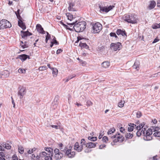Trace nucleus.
<instances>
[{
	"mask_svg": "<svg viewBox=\"0 0 160 160\" xmlns=\"http://www.w3.org/2000/svg\"><path fill=\"white\" fill-rule=\"evenodd\" d=\"M17 18L19 19V20H22V18L20 15V14H16Z\"/></svg>",
	"mask_w": 160,
	"mask_h": 160,
	"instance_id": "obj_54",
	"label": "nucleus"
},
{
	"mask_svg": "<svg viewBox=\"0 0 160 160\" xmlns=\"http://www.w3.org/2000/svg\"><path fill=\"white\" fill-rule=\"evenodd\" d=\"M106 147V145L104 144L101 145L99 146V149H102L103 148L105 147Z\"/></svg>",
	"mask_w": 160,
	"mask_h": 160,
	"instance_id": "obj_61",
	"label": "nucleus"
},
{
	"mask_svg": "<svg viewBox=\"0 0 160 160\" xmlns=\"http://www.w3.org/2000/svg\"><path fill=\"white\" fill-rule=\"evenodd\" d=\"M140 64L138 60L135 61L134 65L133 66V68L136 69H138L139 68Z\"/></svg>",
	"mask_w": 160,
	"mask_h": 160,
	"instance_id": "obj_24",
	"label": "nucleus"
},
{
	"mask_svg": "<svg viewBox=\"0 0 160 160\" xmlns=\"http://www.w3.org/2000/svg\"><path fill=\"white\" fill-rule=\"evenodd\" d=\"M102 65L103 67L107 68L110 66V62L108 61L104 62L102 63Z\"/></svg>",
	"mask_w": 160,
	"mask_h": 160,
	"instance_id": "obj_25",
	"label": "nucleus"
},
{
	"mask_svg": "<svg viewBox=\"0 0 160 160\" xmlns=\"http://www.w3.org/2000/svg\"><path fill=\"white\" fill-rule=\"evenodd\" d=\"M156 5V2L154 1H152L150 2L149 6L148 7V9L150 10L154 8Z\"/></svg>",
	"mask_w": 160,
	"mask_h": 160,
	"instance_id": "obj_22",
	"label": "nucleus"
},
{
	"mask_svg": "<svg viewBox=\"0 0 160 160\" xmlns=\"http://www.w3.org/2000/svg\"><path fill=\"white\" fill-rule=\"evenodd\" d=\"M19 152L21 154H22L24 152V148L23 147L20 146L18 147Z\"/></svg>",
	"mask_w": 160,
	"mask_h": 160,
	"instance_id": "obj_35",
	"label": "nucleus"
},
{
	"mask_svg": "<svg viewBox=\"0 0 160 160\" xmlns=\"http://www.w3.org/2000/svg\"><path fill=\"white\" fill-rule=\"evenodd\" d=\"M54 152L55 154L54 157L56 160L60 159L63 156V154L57 148L54 149Z\"/></svg>",
	"mask_w": 160,
	"mask_h": 160,
	"instance_id": "obj_5",
	"label": "nucleus"
},
{
	"mask_svg": "<svg viewBox=\"0 0 160 160\" xmlns=\"http://www.w3.org/2000/svg\"><path fill=\"white\" fill-rule=\"evenodd\" d=\"M102 140L103 142H106L108 140V138L106 136H104L103 137Z\"/></svg>",
	"mask_w": 160,
	"mask_h": 160,
	"instance_id": "obj_49",
	"label": "nucleus"
},
{
	"mask_svg": "<svg viewBox=\"0 0 160 160\" xmlns=\"http://www.w3.org/2000/svg\"><path fill=\"white\" fill-rule=\"evenodd\" d=\"M0 22L3 29L10 28L12 26L11 23L6 19H2Z\"/></svg>",
	"mask_w": 160,
	"mask_h": 160,
	"instance_id": "obj_7",
	"label": "nucleus"
},
{
	"mask_svg": "<svg viewBox=\"0 0 160 160\" xmlns=\"http://www.w3.org/2000/svg\"><path fill=\"white\" fill-rule=\"evenodd\" d=\"M152 122L154 124H156L157 122V121L156 119H154L153 120H152Z\"/></svg>",
	"mask_w": 160,
	"mask_h": 160,
	"instance_id": "obj_64",
	"label": "nucleus"
},
{
	"mask_svg": "<svg viewBox=\"0 0 160 160\" xmlns=\"http://www.w3.org/2000/svg\"><path fill=\"white\" fill-rule=\"evenodd\" d=\"M143 138L145 140L147 141L150 140L152 139V138L151 136V135L148 136L146 135V136L144 137Z\"/></svg>",
	"mask_w": 160,
	"mask_h": 160,
	"instance_id": "obj_30",
	"label": "nucleus"
},
{
	"mask_svg": "<svg viewBox=\"0 0 160 160\" xmlns=\"http://www.w3.org/2000/svg\"><path fill=\"white\" fill-rule=\"evenodd\" d=\"M88 139L89 140H91V141H96L97 140V137H92L91 136H89L88 137Z\"/></svg>",
	"mask_w": 160,
	"mask_h": 160,
	"instance_id": "obj_34",
	"label": "nucleus"
},
{
	"mask_svg": "<svg viewBox=\"0 0 160 160\" xmlns=\"http://www.w3.org/2000/svg\"><path fill=\"white\" fill-rule=\"evenodd\" d=\"M77 21H76L74 22L68 24L71 25L72 26L74 24L73 28L77 32H80L83 31L86 27V22L84 21H82L78 23H77Z\"/></svg>",
	"mask_w": 160,
	"mask_h": 160,
	"instance_id": "obj_1",
	"label": "nucleus"
},
{
	"mask_svg": "<svg viewBox=\"0 0 160 160\" xmlns=\"http://www.w3.org/2000/svg\"><path fill=\"white\" fill-rule=\"evenodd\" d=\"M155 128L154 127H153V126L152 127V130L154 129L153 130V132H155L156 131L159 130V128L158 127H155V128Z\"/></svg>",
	"mask_w": 160,
	"mask_h": 160,
	"instance_id": "obj_47",
	"label": "nucleus"
},
{
	"mask_svg": "<svg viewBox=\"0 0 160 160\" xmlns=\"http://www.w3.org/2000/svg\"><path fill=\"white\" fill-rule=\"evenodd\" d=\"M125 130L122 127L120 128V131L121 132L123 133V131Z\"/></svg>",
	"mask_w": 160,
	"mask_h": 160,
	"instance_id": "obj_63",
	"label": "nucleus"
},
{
	"mask_svg": "<svg viewBox=\"0 0 160 160\" xmlns=\"http://www.w3.org/2000/svg\"><path fill=\"white\" fill-rule=\"evenodd\" d=\"M74 149L77 151L78 152H80L82 150L80 146L79 145L78 142H76L74 145Z\"/></svg>",
	"mask_w": 160,
	"mask_h": 160,
	"instance_id": "obj_21",
	"label": "nucleus"
},
{
	"mask_svg": "<svg viewBox=\"0 0 160 160\" xmlns=\"http://www.w3.org/2000/svg\"><path fill=\"white\" fill-rule=\"evenodd\" d=\"M10 74L9 72L7 70H4L0 72V78H5L8 77Z\"/></svg>",
	"mask_w": 160,
	"mask_h": 160,
	"instance_id": "obj_9",
	"label": "nucleus"
},
{
	"mask_svg": "<svg viewBox=\"0 0 160 160\" xmlns=\"http://www.w3.org/2000/svg\"><path fill=\"white\" fill-rule=\"evenodd\" d=\"M112 139L116 138L113 140V142H122L124 140V138L123 136L120 135L119 133L118 134V135H113L111 137Z\"/></svg>",
	"mask_w": 160,
	"mask_h": 160,
	"instance_id": "obj_6",
	"label": "nucleus"
},
{
	"mask_svg": "<svg viewBox=\"0 0 160 160\" xmlns=\"http://www.w3.org/2000/svg\"><path fill=\"white\" fill-rule=\"evenodd\" d=\"M102 28V25L99 22L95 23L92 27V32L93 33H98L101 30Z\"/></svg>",
	"mask_w": 160,
	"mask_h": 160,
	"instance_id": "obj_4",
	"label": "nucleus"
},
{
	"mask_svg": "<svg viewBox=\"0 0 160 160\" xmlns=\"http://www.w3.org/2000/svg\"><path fill=\"white\" fill-rule=\"evenodd\" d=\"M47 68V67L44 66H43L42 67H40L39 68V70H44L46 69Z\"/></svg>",
	"mask_w": 160,
	"mask_h": 160,
	"instance_id": "obj_48",
	"label": "nucleus"
},
{
	"mask_svg": "<svg viewBox=\"0 0 160 160\" xmlns=\"http://www.w3.org/2000/svg\"><path fill=\"white\" fill-rule=\"evenodd\" d=\"M40 155H41L42 157H45L47 155H48V153L45 152H42L40 153Z\"/></svg>",
	"mask_w": 160,
	"mask_h": 160,
	"instance_id": "obj_38",
	"label": "nucleus"
},
{
	"mask_svg": "<svg viewBox=\"0 0 160 160\" xmlns=\"http://www.w3.org/2000/svg\"><path fill=\"white\" fill-rule=\"evenodd\" d=\"M110 35L111 37H115L116 38H117V36L114 32H111L110 33Z\"/></svg>",
	"mask_w": 160,
	"mask_h": 160,
	"instance_id": "obj_51",
	"label": "nucleus"
},
{
	"mask_svg": "<svg viewBox=\"0 0 160 160\" xmlns=\"http://www.w3.org/2000/svg\"><path fill=\"white\" fill-rule=\"evenodd\" d=\"M76 75H72L69 76L68 77V78H69V80H70L72 79V78L74 77Z\"/></svg>",
	"mask_w": 160,
	"mask_h": 160,
	"instance_id": "obj_58",
	"label": "nucleus"
},
{
	"mask_svg": "<svg viewBox=\"0 0 160 160\" xmlns=\"http://www.w3.org/2000/svg\"><path fill=\"white\" fill-rule=\"evenodd\" d=\"M26 89L24 87L21 88L18 92V95L20 99L22 98L26 93Z\"/></svg>",
	"mask_w": 160,
	"mask_h": 160,
	"instance_id": "obj_10",
	"label": "nucleus"
},
{
	"mask_svg": "<svg viewBox=\"0 0 160 160\" xmlns=\"http://www.w3.org/2000/svg\"><path fill=\"white\" fill-rule=\"evenodd\" d=\"M159 41V39L157 38H156L154 40V41H153L152 43H156V42H158V41Z\"/></svg>",
	"mask_w": 160,
	"mask_h": 160,
	"instance_id": "obj_60",
	"label": "nucleus"
},
{
	"mask_svg": "<svg viewBox=\"0 0 160 160\" xmlns=\"http://www.w3.org/2000/svg\"><path fill=\"white\" fill-rule=\"evenodd\" d=\"M18 72L20 73H23L24 71L25 72V70L19 68L18 70Z\"/></svg>",
	"mask_w": 160,
	"mask_h": 160,
	"instance_id": "obj_56",
	"label": "nucleus"
},
{
	"mask_svg": "<svg viewBox=\"0 0 160 160\" xmlns=\"http://www.w3.org/2000/svg\"><path fill=\"white\" fill-rule=\"evenodd\" d=\"M51 155L47 156L45 157V160H52L51 157Z\"/></svg>",
	"mask_w": 160,
	"mask_h": 160,
	"instance_id": "obj_41",
	"label": "nucleus"
},
{
	"mask_svg": "<svg viewBox=\"0 0 160 160\" xmlns=\"http://www.w3.org/2000/svg\"><path fill=\"white\" fill-rule=\"evenodd\" d=\"M75 4L74 2H72V1L69 2V7L68 8V10L69 11H74L76 10L75 8Z\"/></svg>",
	"mask_w": 160,
	"mask_h": 160,
	"instance_id": "obj_14",
	"label": "nucleus"
},
{
	"mask_svg": "<svg viewBox=\"0 0 160 160\" xmlns=\"http://www.w3.org/2000/svg\"><path fill=\"white\" fill-rule=\"evenodd\" d=\"M18 25L22 29L25 30L26 28V26L24 23L23 22L22 20H18Z\"/></svg>",
	"mask_w": 160,
	"mask_h": 160,
	"instance_id": "obj_19",
	"label": "nucleus"
},
{
	"mask_svg": "<svg viewBox=\"0 0 160 160\" xmlns=\"http://www.w3.org/2000/svg\"><path fill=\"white\" fill-rule=\"evenodd\" d=\"M157 7L160 8V0H158V2L157 5Z\"/></svg>",
	"mask_w": 160,
	"mask_h": 160,
	"instance_id": "obj_62",
	"label": "nucleus"
},
{
	"mask_svg": "<svg viewBox=\"0 0 160 160\" xmlns=\"http://www.w3.org/2000/svg\"><path fill=\"white\" fill-rule=\"evenodd\" d=\"M117 34L119 35H121L123 36H127L126 33L125 31L122 30L120 29H118L116 32Z\"/></svg>",
	"mask_w": 160,
	"mask_h": 160,
	"instance_id": "obj_16",
	"label": "nucleus"
},
{
	"mask_svg": "<svg viewBox=\"0 0 160 160\" xmlns=\"http://www.w3.org/2000/svg\"><path fill=\"white\" fill-rule=\"evenodd\" d=\"M21 36L23 38H25L27 36H29L32 35V34L29 32L28 31L26 32L21 31Z\"/></svg>",
	"mask_w": 160,
	"mask_h": 160,
	"instance_id": "obj_13",
	"label": "nucleus"
},
{
	"mask_svg": "<svg viewBox=\"0 0 160 160\" xmlns=\"http://www.w3.org/2000/svg\"><path fill=\"white\" fill-rule=\"evenodd\" d=\"M125 137L127 139H130L133 137V135L131 133H128L125 134Z\"/></svg>",
	"mask_w": 160,
	"mask_h": 160,
	"instance_id": "obj_27",
	"label": "nucleus"
},
{
	"mask_svg": "<svg viewBox=\"0 0 160 160\" xmlns=\"http://www.w3.org/2000/svg\"><path fill=\"white\" fill-rule=\"evenodd\" d=\"M152 129L151 128L148 129L146 132V135H151L152 134Z\"/></svg>",
	"mask_w": 160,
	"mask_h": 160,
	"instance_id": "obj_29",
	"label": "nucleus"
},
{
	"mask_svg": "<svg viewBox=\"0 0 160 160\" xmlns=\"http://www.w3.org/2000/svg\"><path fill=\"white\" fill-rule=\"evenodd\" d=\"M58 105V103L53 102L52 103V106L53 107V108L55 109L57 108Z\"/></svg>",
	"mask_w": 160,
	"mask_h": 160,
	"instance_id": "obj_45",
	"label": "nucleus"
},
{
	"mask_svg": "<svg viewBox=\"0 0 160 160\" xmlns=\"http://www.w3.org/2000/svg\"><path fill=\"white\" fill-rule=\"evenodd\" d=\"M50 126L52 128H55L56 129H58V128H60V127L59 126H57V125H50Z\"/></svg>",
	"mask_w": 160,
	"mask_h": 160,
	"instance_id": "obj_52",
	"label": "nucleus"
},
{
	"mask_svg": "<svg viewBox=\"0 0 160 160\" xmlns=\"http://www.w3.org/2000/svg\"><path fill=\"white\" fill-rule=\"evenodd\" d=\"M85 140L84 139H82L81 141V144L85 145Z\"/></svg>",
	"mask_w": 160,
	"mask_h": 160,
	"instance_id": "obj_53",
	"label": "nucleus"
},
{
	"mask_svg": "<svg viewBox=\"0 0 160 160\" xmlns=\"http://www.w3.org/2000/svg\"><path fill=\"white\" fill-rule=\"evenodd\" d=\"M19 58L22 61L26 60L27 58L30 59L29 56L26 54H22L19 56Z\"/></svg>",
	"mask_w": 160,
	"mask_h": 160,
	"instance_id": "obj_20",
	"label": "nucleus"
},
{
	"mask_svg": "<svg viewBox=\"0 0 160 160\" xmlns=\"http://www.w3.org/2000/svg\"><path fill=\"white\" fill-rule=\"evenodd\" d=\"M153 135L155 137H160V132H157L154 133Z\"/></svg>",
	"mask_w": 160,
	"mask_h": 160,
	"instance_id": "obj_43",
	"label": "nucleus"
},
{
	"mask_svg": "<svg viewBox=\"0 0 160 160\" xmlns=\"http://www.w3.org/2000/svg\"><path fill=\"white\" fill-rule=\"evenodd\" d=\"M152 28L154 29L160 28V23L158 24H156L152 26Z\"/></svg>",
	"mask_w": 160,
	"mask_h": 160,
	"instance_id": "obj_33",
	"label": "nucleus"
},
{
	"mask_svg": "<svg viewBox=\"0 0 160 160\" xmlns=\"http://www.w3.org/2000/svg\"><path fill=\"white\" fill-rule=\"evenodd\" d=\"M124 103V101H121V102H119L118 103V107L120 108H122L123 107Z\"/></svg>",
	"mask_w": 160,
	"mask_h": 160,
	"instance_id": "obj_39",
	"label": "nucleus"
},
{
	"mask_svg": "<svg viewBox=\"0 0 160 160\" xmlns=\"http://www.w3.org/2000/svg\"><path fill=\"white\" fill-rule=\"evenodd\" d=\"M1 145L7 149H10L11 148V146L9 144H6L5 142H3L2 144H1Z\"/></svg>",
	"mask_w": 160,
	"mask_h": 160,
	"instance_id": "obj_28",
	"label": "nucleus"
},
{
	"mask_svg": "<svg viewBox=\"0 0 160 160\" xmlns=\"http://www.w3.org/2000/svg\"><path fill=\"white\" fill-rule=\"evenodd\" d=\"M46 33H47V35L46 37L45 41L46 42H47L48 40L50 38L51 36L48 32H46Z\"/></svg>",
	"mask_w": 160,
	"mask_h": 160,
	"instance_id": "obj_36",
	"label": "nucleus"
},
{
	"mask_svg": "<svg viewBox=\"0 0 160 160\" xmlns=\"http://www.w3.org/2000/svg\"><path fill=\"white\" fill-rule=\"evenodd\" d=\"M137 130H138V131L136 133V134L138 137H139L141 135L142 131H143V129H142L141 130L140 128H138V129Z\"/></svg>",
	"mask_w": 160,
	"mask_h": 160,
	"instance_id": "obj_31",
	"label": "nucleus"
},
{
	"mask_svg": "<svg viewBox=\"0 0 160 160\" xmlns=\"http://www.w3.org/2000/svg\"><path fill=\"white\" fill-rule=\"evenodd\" d=\"M61 151L65 153V154L67 157L69 158H72L75 155V153L74 152H72L71 149H67V148L66 146L60 148Z\"/></svg>",
	"mask_w": 160,
	"mask_h": 160,
	"instance_id": "obj_2",
	"label": "nucleus"
},
{
	"mask_svg": "<svg viewBox=\"0 0 160 160\" xmlns=\"http://www.w3.org/2000/svg\"><path fill=\"white\" fill-rule=\"evenodd\" d=\"M59 99V96L58 95H57L56 96H55L53 102L58 103Z\"/></svg>",
	"mask_w": 160,
	"mask_h": 160,
	"instance_id": "obj_40",
	"label": "nucleus"
},
{
	"mask_svg": "<svg viewBox=\"0 0 160 160\" xmlns=\"http://www.w3.org/2000/svg\"><path fill=\"white\" fill-rule=\"evenodd\" d=\"M36 150V148H33L31 150H29L28 152V153L29 154H31L32 153H33L34 151H35V150Z\"/></svg>",
	"mask_w": 160,
	"mask_h": 160,
	"instance_id": "obj_42",
	"label": "nucleus"
},
{
	"mask_svg": "<svg viewBox=\"0 0 160 160\" xmlns=\"http://www.w3.org/2000/svg\"><path fill=\"white\" fill-rule=\"evenodd\" d=\"M0 156L2 157H5L4 153L2 152H0Z\"/></svg>",
	"mask_w": 160,
	"mask_h": 160,
	"instance_id": "obj_59",
	"label": "nucleus"
},
{
	"mask_svg": "<svg viewBox=\"0 0 160 160\" xmlns=\"http://www.w3.org/2000/svg\"><path fill=\"white\" fill-rule=\"evenodd\" d=\"M36 29L38 32L44 34L45 33V31L43 28L40 24H38L36 25Z\"/></svg>",
	"mask_w": 160,
	"mask_h": 160,
	"instance_id": "obj_15",
	"label": "nucleus"
},
{
	"mask_svg": "<svg viewBox=\"0 0 160 160\" xmlns=\"http://www.w3.org/2000/svg\"><path fill=\"white\" fill-rule=\"evenodd\" d=\"M92 103L90 101L88 100L87 102V105L88 106H89L92 105Z\"/></svg>",
	"mask_w": 160,
	"mask_h": 160,
	"instance_id": "obj_46",
	"label": "nucleus"
},
{
	"mask_svg": "<svg viewBox=\"0 0 160 160\" xmlns=\"http://www.w3.org/2000/svg\"><path fill=\"white\" fill-rule=\"evenodd\" d=\"M145 123H144V122H143L142 123H141L140 124L139 126H138V128H140L141 129V128H142L144 126V125Z\"/></svg>",
	"mask_w": 160,
	"mask_h": 160,
	"instance_id": "obj_50",
	"label": "nucleus"
},
{
	"mask_svg": "<svg viewBox=\"0 0 160 160\" xmlns=\"http://www.w3.org/2000/svg\"><path fill=\"white\" fill-rule=\"evenodd\" d=\"M42 158L41 155H37L36 157V160H39Z\"/></svg>",
	"mask_w": 160,
	"mask_h": 160,
	"instance_id": "obj_55",
	"label": "nucleus"
},
{
	"mask_svg": "<svg viewBox=\"0 0 160 160\" xmlns=\"http://www.w3.org/2000/svg\"><path fill=\"white\" fill-rule=\"evenodd\" d=\"M52 73L53 74H54L55 75H57V74H58V70L55 68H52Z\"/></svg>",
	"mask_w": 160,
	"mask_h": 160,
	"instance_id": "obj_37",
	"label": "nucleus"
},
{
	"mask_svg": "<svg viewBox=\"0 0 160 160\" xmlns=\"http://www.w3.org/2000/svg\"><path fill=\"white\" fill-rule=\"evenodd\" d=\"M124 20L128 23L134 24L137 22L136 17L132 14L127 15L125 16Z\"/></svg>",
	"mask_w": 160,
	"mask_h": 160,
	"instance_id": "obj_3",
	"label": "nucleus"
},
{
	"mask_svg": "<svg viewBox=\"0 0 160 160\" xmlns=\"http://www.w3.org/2000/svg\"><path fill=\"white\" fill-rule=\"evenodd\" d=\"M136 114L137 115V117L138 118H140L142 115L141 112L140 111L137 112H136Z\"/></svg>",
	"mask_w": 160,
	"mask_h": 160,
	"instance_id": "obj_44",
	"label": "nucleus"
},
{
	"mask_svg": "<svg viewBox=\"0 0 160 160\" xmlns=\"http://www.w3.org/2000/svg\"><path fill=\"white\" fill-rule=\"evenodd\" d=\"M79 46L82 48H85L88 49L89 47L85 43L82 42L80 41L79 44Z\"/></svg>",
	"mask_w": 160,
	"mask_h": 160,
	"instance_id": "obj_23",
	"label": "nucleus"
},
{
	"mask_svg": "<svg viewBox=\"0 0 160 160\" xmlns=\"http://www.w3.org/2000/svg\"><path fill=\"white\" fill-rule=\"evenodd\" d=\"M115 131V129L114 128H111L110 129H109L108 131V135L111 134L112 133L114 132Z\"/></svg>",
	"mask_w": 160,
	"mask_h": 160,
	"instance_id": "obj_32",
	"label": "nucleus"
},
{
	"mask_svg": "<svg viewBox=\"0 0 160 160\" xmlns=\"http://www.w3.org/2000/svg\"><path fill=\"white\" fill-rule=\"evenodd\" d=\"M66 14L68 17V19L70 20V21L75 18V17H74L72 14L70 13H67Z\"/></svg>",
	"mask_w": 160,
	"mask_h": 160,
	"instance_id": "obj_26",
	"label": "nucleus"
},
{
	"mask_svg": "<svg viewBox=\"0 0 160 160\" xmlns=\"http://www.w3.org/2000/svg\"><path fill=\"white\" fill-rule=\"evenodd\" d=\"M86 147L89 148H94L96 146V143L92 142H89L85 144Z\"/></svg>",
	"mask_w": 160,
	"mask_h": 160,
	"instance_id": "obj_17",
	"label": "nucleus"
},
{
	"mask_svg": "<svg viewBox=\"0 0 160 160\" xmlns=\"http://www.w3.org/2000/svg\"><path fill=\"white\" fill-rule=\"evenodd\" d=\"M129 127H128V130L129 132H131L133 130L134 128L136 129V130L138 129V126H137L136 125L130 123L128 124Z\"/></svg>",
	"mask_w": 160,
	"mask_h": 160,
	"instance_id": "obj_12",
	"label": "nucleus"
},
{
	"mask_svg": "<svg viewBox=\"0 0 160 160\" xmlns=\"http://www.w3.org/2000/svg\"><path fill=\"white\" fill-rule=\"evenodd\" d=\"M62 51V50L61 49H59L57 50L56 53L57 54H58L61 52Z\"/></svg>",
	"mask_w": 160,
	"mask_h": 160,
	"instance_id": "obj_57",
	"label": "nucleus"
},
{
	"mask_svg": "<svg viewBox=\"0 0 160 160\" xmlns=\"http://www.w3.org/2000/svg\"><path fill=\"white\" fill-rule=\"evenodd\" d=\"M45 150L47 152L48 155H50L52 156L53 149L51 148H45Z\"/></svg>",
	"mask_w": 160,
	"mask_h": 160,
	"instance_id": "obj_18",
	"label": "nucleus"
},
{
	"mask_svg": "<svg viewBox=\"0 0 160 160\" xmlns=\"http://www.w3.org/2000/svg\"><path fill=\"white\" fill-rule=\"evenodd\" d=\"M114 7L113 6H110L109 7L107 8V7H102L99 6L100 10L102 12H108L110 10L112 9V8Z\"/></svg>",
	"mask_w": 160,
	"mask_h": 160,
	"instance_id": "obj_11",
	"label": "nucleus"
},
{
	"mask_svg": "<svg viewBox=\"0 0 160 160\" xmlns=\"http://www.w3.org/2000/svg\"><path fill=\"white\" fill-rule=\"evenodd\" d=\"M120 45L121 43L119 42L116 43H112L110 45V48L115 51L119 50L120 49Z\"/></svg>",
	"mask_w": 160,
	"mask_h": 160,
	"instance_id": "obj_8",
	"label": "nucleus"
}]
</instances>
